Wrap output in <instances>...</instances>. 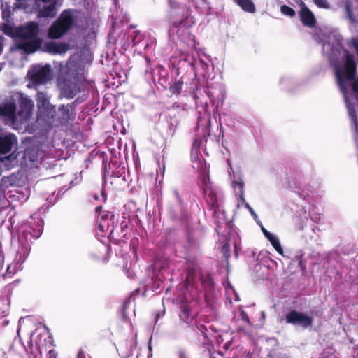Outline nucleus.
I'll list each match as a JSON object with an SVG mask.
<instances>
[{"instance_id": "obj_7", "label": "nucleus", "mask_w": 358, "mask_h": 358, "mask_svg": "<svg viewBox=\"0 0 358 358\" xmlns=\"http://www.w3.org/2000/svg\"><path fill=\"white\" fill-rule=\"evenodd\" d=\"M34 106V104L31 99L21 95L19 99L20 109L18 111V115L25 119H28L32 114Z\"/></svg>"}, {"instance_id": "obj_33", "label": "nucleus", "mask_w": 358, "mask_h": 358, "mask_svg": "<svg viewBox=\"0 0 358 358\" xmlns=\"http://www.w3.org/2000/svg\"><path fill=\"white\" fill-rule=\"evenodd\" d=\"M174 194H175V195L176 196V197H177V199H178V201H179L180 202H181V199H180V196H179V193H178V192L177 190H175V191H174Z\"/></svg>"}, {"instance_id": "obj_40", "label": "nucleus", "mask_w": 358, "mask_h": 358, "mask_svg": "<svg viewBox=\"0 0 358 358\" xmlns=\"http://www.w3.org/2000/svg\"><path fill=\"white\" fill-rule=\"evenodd\" d=\"M210 358H216V357L214 356L213 355H210Z\"/></svg>"}, {"instance_id": "obj_8", "label": "nucleus", "mask_w": 358, "mask_h": 358, "mask_svg": "<svg viewBox=\"0 0 358 358\" xmlns=\"http://www.w3.org/2000/svg\"><path fill=\"white\" fill-rule=\"evenodd\" d=\"M17 143L16 136L10 133L5 135H0V154L9 152L13 145Z\"/></svg>"}, {"instance_id": "obj_9", "label": "nucleus", "mask_w": 358, "mask_h": 358, "mask_svg": "<svg viewBox=\"0 0 358 358\" xmlns=\"http://www.w3.org/2000/svg\"><path fill=\"white\" fill-rule=\"evenodd\" d=\"M43 3V8L40 10L39 15L41 17H52L57 13V0H37Z\"/></svg>"}, {"instance_id": "obj_37", "label": "nucleus", "mask_w": 358, "mask_h": 358, "mask_svg": "<svg viewBox=\"0 0 358 358\" xmlns=\"http://www.w3.org/2000/svg\"><path fill=\"white\" fill-rule=\"evenodd\" d=\"M93 198H94V199L95 201H98V200H99V195H98V194H94V195L93 196Z\"/></svg>"}, {"instance_id": "obj_32", "label": "nucleus", "mask_w": 358, "mask_h": 358, "mask_svg": "<svg viewBox=\"0 0 358 358\" xmlns=\"http://www.w3.org/2000/svg\"><path fill=\"white\" fill-rule=\"evenodd\" d=\"M352 127L355 129L358 138V121H357V124L355 125L352 124Z\"/></svg>"}, {"instance_id": "obj_29", "label": "nucleus", "mask_w": 358, "mask_h": 358, "mask_svg": "<svg viewBox=\"0 0 358 358\" xmlns=\"http://www.w3.org/2000/svg\"><path fill=\"white\" fill-rule=\"evenodd\" d=\"M101 194L103 199V203H106L107 202V194L106 192V190L104 189H102Z\"/></svg>"}, {"instance_id": "obj_16", "label": "nucleus", "mask_w": 358, "mask_h": 358, "mask_svg": "<svg viewBox=\"0 0 358 358\" xmlns=\"http://www.w3.org/2000/svg\"><path fill=\"white\" fill-rule=\"evenodd\" d=\"M181 313L180 314V319L186 322L189 323L192 320L193 316L192 315V310L189 305L182 304L180 306Z\"/></svg>"}, {"instance_id": "obj_26", "label": "nucleus", "mask_w": 358, "mask_h": 358, "mask_svg": "<svg viewBox=\"0 0 358 358\" xmlns=\"http://www.w3.org/2000/svg\"><path fill=\"white\" fill-rule=\"evenodd\" d=\"M183 23V20H176L171 23L172 27H178Z\"/></svg>"}, {"instance_id": "obj_4", "label": "nucleus", "mask_w": 358, "mask_h": 358, "mask_svg": "<svg viewBox=\"0 0 358 358\" xmlns=\"http://www.w3.org/2000/svg\"><path fill=\"white\" fill-rule=\"evenodd\" d=\"M28 76L34 85L45 84L51 79V69L50 65L39 66L29 71Z\"/></svg>"}, {"instance_id": "obj_24", "label": "nucleus", "mask_w": 358, "mask_h": 358, "mask_svg": "<svg viewBox=\"0 0 358 358\" xmlns=\"http://www.w3.org/2000/svg\"><path fill=\"white\" fill-rule=\"evenodd\" d=\"M315 4L320 8H329V6L327 0H313Z\"/></svg>"}, {"instance_id": "obj_21", "label": "nucleus", "mask_w": 358, "mask_h": 358, "mask_svg": "<svg viewBox=\"0 0 358 358\" xmlns=\"http://www.w3.org/2000/svg\"><path fill=\"white\" fill-rule=\"evenodd\" d=\"M213 182L210 181V176L203 175L201 178L200 189L203 190L206 187H213Z\"/></svg>"}, {"instance_id": "obj_22", "label": "nucleus", "mask_w": 358, "mask_h": 358, "mask_svg": "<svg viewBox=\"0 0 358 358\" xmlns=\"http://www.w3.org/2000/svg\"><path fill=\"white\" fill-rule=\"evenodd\" d=\"M280 10L284 15L289 17H294L296 14L294 10L287 5L282 6Z\"/></svg>"}, {"instance_id": "obj_10", "label": "nucleus", "mask_w": 358, "mask_h": 358, "mask_svg": "<svg viewBox=\"0 0 358 358\" xmlns=\"http://www.w3.org/2000/svg\"><path fill=\"white\" fill-rule=\"evenodd\" d=\"M69 48V44L65 43H57L53 41L45 43L43 50L52 54L66 52Z\"/></svg>"}, {"instance_id": "obj_31", "label": "nucleus", "mask_w": 358, "mask_h": 358, "mask_svg": "<svg viewBox=\"0 0 358 358\" xmlns=\"http://www.w3.org/2000/svg\"><path fill=\"white\" fill-rule=\"evenodd\" d=\"M179 358H187L186 352L184 350H180L178 352Z\"/></svg>"}, {"instance_id": "obj_1", "label": "nucleus", "mask_w": 358, "mask_h": 358, "mask_svg": "<svg viewBox=\"0 0 358 358\" xmlns=\"http://www.w3.org/2000/svg\"><path fill=\"white\" fill-rule=\"evenodd\" d=\"M1 30L7 36L15 39L17 49L27 55L34 54L42 48L43 39L39 36L40 27L36 21H29L17 27L3 23Z\"/></svg>"}, {"instance_id": "obj_34", "label": "nucleus", "mask_w": 358, "mask_h": 358, "mask_svg": "<svg viewBox=\"0 0 358 358\" xmlns=\"http://www.w3.org/2000/svg\"><path fill=\"white\" fill-rule=\"evenodd\" d=\"M77 358H85L84 354L82 352H80L78 355Z\"/></svg>"}, {"instance_id": "obj_14", "label": "nucleus", "mask_w": 358, "mask_h": 358, "mask_svg": "<svg viewBox=\"0 0 358 358\" xmlns=\"http://www.w3.org/2000/svg\"><path fill=\"white\" fill-rule=\"evenodd\" d=\"M262 231L264 233V235L266 237V238L271 242L273 247L275 248V250L279 253L282 254L283 250L281 247V245L279 242V241L268 231L265 229L264 228H262Z\"/></svg>"}, {"instance_id": "obj_3", "label": "nucleus", "mask_w": 358, "mask_h": 358, "mask_svg": "<svg viewBox=\"0 0 358 358\" xmlns=\"http://www.w3.org/2000/svg\"><path fill=\"white\" fill-rule=\"evenodd\" d=\"M76 101L67 105L62 104L58 107L57 111L55 112L52 118L60 125H66L69 122L75 120L76 117Z\"/></svg>"}, {"instance_id": "obj_27", "label": "nucleus", "mask_w": 358, "mask_h": 358, "mask_svg": "<svg viewBox=\"0 0 358 358\" xmlns=\"http://www.w3.org/2000/svg\"><path fill=\"white\" fill-rule=\"evenodd\" d=\"M105 211L103 210L102 206H96L95 208V213L98 215V216L101 215V214H102Z\"/></svg>"}, {"instance_id": "obj_25", "label": "nucleus", "mask_w": 358, "mask_h": 358, "mask_svg": "<svg viewBox=\"0 0 358 358\" xmlns=\"http://www.w3.org/2000/svg\"><path fill=\"white\" fill-rule=\"evenodd\" d=\"M120 229L122 230V232L124 233L123 236H124L127 234V231L128 229V224L127 221L123 220L120 223Z\"/></svg>"}, {"instance_id": "obj_19", "label": "nucleus", "mask_w": 358, "mask_h": 358, "mask_svg": "<svg viewBox=\"0 0 358 358\" xmlns=\"http://www.w3.org/2000/svg\"><path fill=\"white\" fill-rule=\"evenodd\" d=\"M183 82L180 80H176L172 85L169 87V91L176 95L180 94L182 89Z\"/></svg>"}, {"instance_id": "obj_17", "label": "nucleus", "mask_w": 358, "mask_h": 358, "mask_svg": "<svg viewBox=\"0 0 358 358\" xmlns=\"http://www.w3.org/2000/svg\"><path fill=\"white\" fill-rule=\"evenodd\" d=\"M236 3L245 12L253 13L255 6L251 0H235Z\"/></svg>"}, {"instance_id": "obj_23", "label": "nucleus", "mask_w": 358, "mask_h": 358, "mask_svg": "<svg viewBox=\"0 0 358 358\" xmlns=\"http://www.w3.org/2000/svg\"><path fill=\"white\" fill-rule=\"evenodd\" d=\"M239 316H240L241 320H243L244 322L248 324V326H250V327L252 326V324L250 320L249 315L245 310H241L239 313Z\"/></svg>"}, {"instance_id": "obj_41", "label": "nucleus", "mask_w": 358, "mask_h": 358, "mask_svg": "<svg viewBox=\"0 0 358 358\" xmlns=\"http://www.w3.org/2000/svg\"><path fill=\"white\" fill-rule=\"evenodd\" d=\"M51 108H52V109H54V108H55V106H51Z\"/></svg>"}, {"instance_id": "obj_13", "label": "nucleus", "mask_w": 358, "mask_h": 358, "mask_svg": "<svg viewBox=\"0 0 358 358\" xmlns=\"http://www.w3.org/2000/svg\"><path fill=\"white\" fill-rule=\"evenodd\" d=\"M98 230L99 232L105 233L108 231L110 228L109 223V213L105 211L97 217Z\"/></svg>"}, {"instance_id": "obj_28", "label": "nucleus", "mask_w": 358, "mask_h": 358, "mask_svg": "<svg viewBox=\"0 0 358 358\" xmlns=\"http://www.w3.org/2000/svg\"><path fill=\"white\" fill-rule=\"evenodd\" d=\"M4 38L1 36H0V55L3 52V46H4Z\"/></svg>"}, {"instance_id": "obj_12", "label": "nucleus", "mask_w": 358, "mask_h": 358, "mask_svg": "<svg viewBox=\"0 0 358 358\" xmlns=\"http://www.w3.org/2000/svg\"><path fill=\"white\" fill-rule=\"evenodd\" d=\"M299 17L302 24L308 27H313L316 24V20L313 12L303 4L299 12Z\"/></svg>"}, {"instance_id": "obj_38", "label": "nucleus", "mask_w": 358, "mask_h": 358, "mask_svg": "<svg viewBox=\"0 0 358 358\" xmlns=\"http://www.w3.org/2000/svg\"><path fill=\"white\" fill-rule=\"evenodd\" d=\"M113 229H112L110 231L109 236H111L113 235Z\"/></svg>"}, {"instance_id": "obj_35", "label": "nucleus", "mask_w": 358, "mask_h": 358, "mask_svg": "<svg viewBox=\"0 0 358 358\" xmlns=\"http://www.w3.org/2000/svg\"><path fill=\"white\" fill-rule=\"evenodd\" d=\"M246 206H247V208H248L250 209V212L252 214H255V212H254L253 209L248 204H247Z\"/></svg>"}, {"instance_id": "obj_11", "label": "nucleus", "mask_w": 358, "mask_h": 358, "mask_svg": "<svg viewBox=\"0 0 358 358\" xmlns=\"http://www.w3.org/2000/svg\"><path fill=\"white\" fill-rule=\"evenodd\" d=\"M0 116L10 122L16 120V106L13 103L0 105Z\"/></svg>"}, {"instance_id": "obj_15", "label": "nucleus", "mask_w": 358, "mask_h": 358, "mask_svg": "<svg viewBox=\"0 0 358 358\" xmlns=\"http://www.w3.org/2000/svg\"><path fill=\"white\" fill-rule=\"evenodd\" d=\"M37 106L40 108H46L49 106V98L45 92H38L36 96Z\"/></svg>"}, {"instance_id": "obj_18", "label": "nucleus", "mask_w": 358, "mask_h": 358, "mask_svg": "<svg viewBox=\"0 0 358 358\" xmlns=\"http://www.w3.org/2000/svg\"><path fill=\"white\" fill-rule=\"evenodd\" d=\"M348 17L352 24H358V8H355V12L351 9L350 3H346L345 5Z\"/></svg>"}, {"instance_id": "obj_5", "label": "nucleus", "mask_w": 358, "mask_h": 358, "mask_svg": "<svg viewBox=\"0 0 358 358\" xmlns=\"http://www.w3.org/2000/svg\"><path fill=\"white\" fill-rule=\"evenodd\" d=\"M285 321L288 324L300 325L303 328L311 327L313 323V317L296 310H290L286 314Z\"/></svg>"}, {"instance_id": "obj_30", "label": "nucleus", "mask_w": 358, "mask_h": 358, "mask_svg": "<svg viewBox=\"0 0 358 358\" xmlns=\"http://www.w3.org/2000/svg\"><path fill=\"white\" fill-rule=\"evenodd\" d=\"M198 328L205 337L207 336L206 333L207 329L204 325H200Z\"/></svg>"}, {"instance_id": "obj_39", "label": "nucleus", "mask_w": 358, "mask_h": 358, "mask_svg": "<svg viewBox=\"0 0 358 358\" xmlns=\"http://www.w3.org/2000/svg\"><path fill=\"white\" fill-rule=\"evenodd\" d=\"M66 97L69 98V99L73 98V94L71 95V96H66Z\"/></svg>"}, {"instance_id": "obj_6", "label": "nucleus", "mask_w": 358, "mask_h": 358, "mask_svg": "<svg viewBox=\"0 0 358 358\" xmlns=\"http://www.w3.org/2000/svg\"><path fill=\"white\" fill-rule=\"evenodd\" d=\"M203 198L208 205L210 210H213L214 216L217 213L219 208V203L217 198V193L215 188L213 187H206L202 190Z\"/></svg>"}, {"instance_id": "obj_20", "label": "nucleus", "mask_w": 358, "mask_h": 358, "mask_svg": "<svg viewBox=\"0 0 358 358\" xmlns=\"http://www.w3.org/2000/svg\"><path fill=\"white\" fill-rule=\"evenodd\" d=\"M347 108L348 110L349 117L351 120V124L355 125L357 124V121H358L355 107L353 104L348 103L347 104Z\"/></svg>"}, {"instance_id": "obj_36", "label": "nucleus", "mask_w": 358, "mask_h": 358, "mask_svg": "<svg viewBox=\"0 0 358 358\" xmlns=\"http://www.w3.org/2000/svg\"><path fill=\"white\" fill-rule=\"evenodd\" d=\"M222 223L220 222H217V230H218L221 227Z\"/></svg>"}, {"instance_id": "obj_2", "label": "nucleus", "mask_w": 358, "mask_h": 358, "mask_svg": "<svg viewBox=\"0 0 358 358\" xmlns=\"http://www.w3.org/2000/svg\"><path fill=\"white\" fill-rule=\"evenodd\" d=\"M74 12L72 9H66L60 13L48 29L47 35L50 39L62 38L73 28L76 22Z\"/></svg>"}]
</instances>
